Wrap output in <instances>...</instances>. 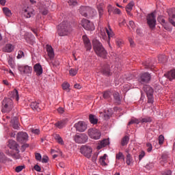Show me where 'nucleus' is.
Masks as SVG:
<instances>
[{"label": "nucleus", "instance_id": "1", "mask_svg": "<svg viewBox=\"0 0 175 175\" xmlns=\"http://www.w3.org/2000/svg\"><path fill=\"white\" fill-rule=\"evenodd\" d=\"M93 49L98 57L106 58L107 57V51L103 47V45L98 40H93Z\"/></svg>", "mask_w": 175, "mask_h": 175}, {"label": "nucleus", "instance_id": "2", "mask_svg": "<svg viewBox=\"0 0 175 175\" xmlns=\"http://www.w3.org/2000/svg\"><path fill=\"white\" fill-rule=\"evenodd\" d=\"M72 31V26L68 22L63 21L58 26L57 32L59 36H66V35H69Z\"/></svg>", "mask_w": 175, "mask_h": 175}, {"label": "nucleus", "instance_id": "3", "mask_svg": "<svg viewBox=\"0 0 175 175\" xmlns=\"http://www.w3.org/2000/svg\"><path fill=\"white\" fill-rule=\"evenodd\" d=\"M14 107L13 100L5 98L1 103V111L2 113H10Z\"/></svg>", "mask_w": 175, "mask_h": 175}, {"label": "nucleus", "instance_id": "4", "mask_svg": "<svg viewBox=\"0 0 175 175\" xmlns=\"http://www.w3.org/2000/svg\"><path fill=\"white\" fill-rule=\"evenodd\" d=\"M73 139L77 144H84L88 142V135L85 133H77L74 135Z\"/></svg>", "mask_w": 175, "mask_h": 175}, {"label": "nucleus", "instance_id": "5", "mask_svg": "<svg viewBox=\"0 0 175 175\" xmlns=\"http://www.w3.org/2000/svg\"><path fill=\"white\" fill-rule=\"evenodd\" d=\"M147 24L150 29H154L155 25H157V19L155 18V14L152 12L148 14L146 17Z\"/></svg>", "mask_w": 175, "mask_h": 175}, {"label": "nucleus", "instance_id": "6", "mask_svg": "<svg viewBox=\"0 0 175 175\" xmlns=\"http://www.w3.org/2000/svg\"><path fill=\"white\" fill-rule=\"evenodd\" d=\"M88 135L91 139L94 140H98V139H100V136H102L100 131L95 128L90 129L88 131Z\"/></svg>", "mask_w": 175, "mask_h": 175}, {"label": "nucleus", "instance_id": "7", "mask_svg": "<svg viewBox=\"0 0 175 175\" xmlns=\"http://www.w3.org/2000/svg\"><path fill=\"white\" fill-rule=\"evenodd\" d=\"M80 152L86 158H90L92 154V148L87 145H83L80 148Z\"/></svg>", "mask_w": 175, "mask_h": 175}, {"label": "nucleus", "instance_id": "8", "mask_svg": "<svg viewBox=\"0 0 175 175\" xmlns=\"http://www.w3.org/2000/svg\"><path fill=\"white\" fill-rule=\"evenodd\" d=\"M81 24L84 29H85L86 31H94V29H95V26H94V23H92L88 19H82Z\"/></svg>", "mask_w": 175, "mask_h": 175}, {"label": "nucleus", "instance_id": "9", "mask_svg": "<svg viewBox=\"0 0 175 175\" xmlns=\"http://www.w3.org/2000/svg\"><path fill=\"white\" fill-rule=\"evenodd\" d=\"M77 132H85L87 131V124L85 122L79 121L74 125Z\"/></svg>", "mask_w": 175, "mask_h": 175}, {"label": "nucleus", "instance_id": "10", "mask_svg": "<svg viewBox=\"0 0 175 175\" xmlns=\"http://www.w3.org/2000/svg\"><path fill=\"white\" fill-rule=\"evenodd\" d=\"M151 80V74L148 72H144L140 75L139 81L141 84H147Z\"/></svg>", "mask_w": 175, "mask_h": 175}, {"label": "nucleus", "instance_id": "11", "mask_svg": "<svg viewBox=\"0 0 175 175\" xmlns=\"http://www.w3.org/2000/svg\"><path fill=\"white\" fill-rule=\"evenodd\" d=\"M18 143H25L28 140V134L25 132H18L16 135Z\"/></svg>", "mask_w": 175, "mask_h": 175}, {"label": "nucleus", "instance_id": "12", "mask_svg": "<svg viewBox=\"0 0 175 175\" xmlns=\"http://www.w3.org/2000/svg\"><path fill=\"white\" fill-rule=\"evenodd\" d=\"M8 146L9 148H10V150H15V151H16L17 154H18V152H20V150H18L20 146L17 144V142H16V141L10 139L8 141Z\"/></svg>", "mask_w": 175, "mask_h": 175}, {"label": "nucleus", "instance_id": "13", "mask_svg": "<svg viewBox=\"0 0 175 175\" xmlns=\"http://www.w3.org/2000/svg\"><path fill=\"white\" fill-rule=\"evenodd\" d=\"M23 16L25 18H31L35 16V11L33 9L27 8L23 10Z\"/></svg>", "mask_w": 175, "mask_h": 175}, {"label": "nucleus", "instance_id": "14", "mask_svg": "<svg viewBox=\"0 0 175 175\" xmlns=\"http://www.w3.org/2000/svg\"><path fill=\"white\" fill-rule=\"evenodd\" d=\"M83 40L87 51H90V50L92 49V45H91V41H90V39L88 38V37H87V36H83Z\"/></svg>", "mask_w": 175, "mask_h": 175}, {"label": "nucleus", "instance_id": "15", "mask_svg": "<svg viewBox=\"0 0 175 175\" xmlns=\"http://www.w3.org/2000/svg\"><path fill=\"white\" fill-rule=\"evenodd\" d=\"M38 6L40 10V13L43 14V16H47L49 14V10H47V5H44V3H39Z\"/></svg>", "mask_w": 175, "mask_h": 175}, {"label": "nucleus", "instance_id": "16", "mask_svg": "<svg viewBox=\"0 0 175 175\" xmlns=\"http://www.w3.org/2000/svg\"><path fill=\"white\" fill-rule=\"evenodd\" d=\"M34 72H36L37 76H40L43 73V68L40 64H36L33 66Z\"/></svg>", "mask_w": 175, "mask_h": 175}, {"label": "nucleus", "instance_id": "17", "mask_svg": "<svg viewBox=\"0 0 175 175\" xmlns=\"http://www.w3.org/2000/svg\"><path fill=\"white\" fill-rule=\"evenodd\" d=\"M101 72L103 75H105V76H111V72H110V66L109 64L105 65L102 70Z\"/></svg>", "mask_w": 175, "mask_h": 175}, {"label": "nucleus", "instance_id": "18", "mask_svg": "<svg viewBox=\"0 0 175 175\" xmlns=\"http://www.w3.org/2000/svg\"><path fill=\"white\" fill-rule=\"evenodd\" d=\"M164 76L168 79L170 81H172L175 79V69L171 70L167 74H165Z\"/></svg>", "mask_w": 175, "mask_h": 175}, {"label": "nucleus", "instance_id": "19", "mask_svg": "<svg viewBox=\"0 0 175 175\" xmlns=\"http://www.w3.org/2000/svg\"><path fill=\"white\" fill-rule=\"evenodd\" d=\"M30 106L33 110H36V111H40V101H35L32 102L30 104Z\"/></svg>", "mask_w": 175, "mask_h": 175}, {"label": "nucleus", "instance_id": "20", "mask_svg": "<svg viewBox=\"0 0 175 175\" xmlns=\"http://www.w3.org/2000/svg\"><path fill=\"white\" fill-rule=\"evenodd\" d=\"M46 51L48 53V55L49 58L51 59L54 58V49H53V46L51 45L46 44Z\"/></svg>", "mask_w": 175, "mask_h": 175}, {"label": "nucleus", "instance_id": "21", "mask_svg": "<svg viewBox=\"0 0 175 175\" xmlns=\"http://www.w3.org/2000/svg\"><path fill=\"white\" fill-rule=\"evenodd\" d=\"M109 142L108 139H103V141L100 142L98 145L97 146V150H101L103 147H106V146H109Z\"/></svg>", "mask_w": 175, "mask_h": 175}, {"label": "nucleus", "instance_id": "22", "mask_svg": "<svg viewBox=\"0 0 175 175\" xmlns=\"http://www.w3.org/2000/svg\"><path fill=\"white\" fill-rule=\"evenodd\" d=\"M13 50H14V46L12 45V44H6L3 48L4 53H12Z\"/></svg>", "mask_w": 175, "mask_h": 175}, {"label": "nucleus", "instance_id": "23", "mask_svg": "<svg viewBox=\"0 0 175 175\" xmlns=\"http://www.w3.org/2000/svg\"><path fill=\"white\" fill-rule=\"evenodd\" d=\"M144 91H145L147 96L154 95V90L148 85L144 87Z\"/></svg>", "mask_w": 175, "mask_h": 175}, {"label": "nucleus", "instance_id": "24", "mask_svg": "<svg viewBox=\"0 0 175 175\" xmlns=\"http://www.w3.org/2000/svg\"><path fill=\"white\" fill-rule=\"evenodd\" d=\"M87 17H94L96 14V11L90 7H88Z\"/></svg>", "mask_w": 175, "mask_h": 175}, {"label": "nucleus", "instance_id": "25", "mask_svg": "<svg viewBox=\"0 0 175 175\" xmlns=\"http://www.w3.org/2000/svg\"><path fill=\"white\" fill-rule=\"evenodd\" d=\"M113 99L115 103H116L117 105H120L121 103V97L120 96L119 92H115L113 93Z\"/></svg>", "mask_w": 175, "mask_h": 175}, {"label": "nucleus", "instance_id": "26", "mask_svg": "<svg viewBox=\"0 0 175 175\" xmlns=\"http://www.w3.org/2000/svg\"><path fill=\"white\" fill-rule=\"evenodd\" d=\"M11 124L12 128L14 129H18L20 127L18 126V119L17 118L14 117L12 120H11Z\"/></svg>", "mask_w": 175, "mask_h": 175}, {"label": "nucleus", "instance_id": "27", "mask_svg": "<svg viewBox=\"0 0 175 175\" xmlns=\"http://www.w3.org/2000/svg\"><path fill=\"white\" fill-rule=\"evenodd\" d=\"M65 125H66V120H64L59 121L55 124V126L59 128V129H62Z\"/></svg>", "mask_w": 175, "mask_h": 175}, {"label": "nucleus", "instance_id": "28", "mask_svg": "<svg viewBox=\"0 0 175 175\" xmlns=\"http://www.w3.org/2000/svg\"><path fill=\"white\" fill-rule=\"evenodd\" d=\"M31 73H32V67L24 66L23 75H31Z\"/></svg>", "mask_w": 175, "mask_h": 175}, {"label": "nucleus", "instance_id": "29", "mask_svg": "<svg viewBox=\"0 0 175 175\" xmlns=\"http://www.w3.org/2000/svg\"><path fill=\"white\" fill-rule=\"evenodd\" d=\"M169 159V155H167V154H163L161 156V165H162L163 166H165V164H163V163H166L167 162V159Z\"/></svg>", "mask_w": 175, "mask_h": 175}, {"label": "nucleus", "instance_id": "30", "mask_svg": "<svg viewBox=\"0 0 175 175\" xmlns=\"http://www.w3.org/2000/svg\"><path fill=\"white\" fill-rule=\"evenodd\" d=\"M89 120L93 125L98 124V118H96L94 115L90 114L89 116Z\"/></svg>", "mask_w": 175, "mask_h": 175}, {"label": "nucleus", "instance_id": "31", "mask_svg": "<svg viewBox=\"0 0 175 175\" xmlns=\"http://www.w3.org/2000/svg\"><path fill=\"white\" fill-rule=\"evenodd\" d=\"M79 12L81 16H83V17H87L88 7H81L79 9Z\"/></svg>", "mask_w": 175, "mask_h": 175}, {"label": "nucleus", "instance_id": "32", "mask_svg": "<svg viewBox=\"0 0 175 175\" xmlns=\"http://www.w3.org/2000/svg\"><path fill=\"white\" fill-rule=\"evenodd\" d=\"M129 143V137L128 135L124 136L121 141V146L124 147V146H126Z\"/></svg>", "mask_w": 175, "mask_h": 175}, {"label": "nucleus", "instance_id": "33", "mask_svg": "<svg viewBox=\"0 0 175 175\" xmlns=\"http://www.w3.org/2000/svg\"><path fill=\"white\" fill-rule=\"evenodd\" d=\"M106 158H107V154H106L100 158V163L102 166H107V163H106Z\"/></svg>", "mask_w": 175, "mask_h": 175}, {"label": "nucleus", "instance_id": "34", "mask_svg": "<svg viewBox=\"0 0 175 175\" xmlns=\"http://www.w3.org/2000/svg\"><path fill=\"white\" fill-rule=\"evenodd\" d=\"M106 32L108 35L109 40H110V39L114 36V33L113 32V30H111V27H110V26H109V29H106Z\"/></svg>", "mask_w": 175, "mask_h": 175}, {"label": "nucleus", "instance_id": "35", "mask_svg": "<svg viewBox=\"0 0 175 175\" xmlns=\"http://www.w3.org/2000/svg\"><path fill=\"white\" fill-rule=\"evenodd\" d=\"M55 139L57 140V143H59V144H61L62 146H63L64 139H62V137H61V136H59V135H58V134L55 135Z\"/></svg>", "mask_w": 175, "mask_h": 175}, {"label": "nucleus", "instance_id": "36", "mask_svg": "<svg viewBox=\"0 0 175 175\" xmlns=\"http://www.w3.org/2000/svg\"><path fill=\"white\" fill-rule=\"evenodd\" d=\"M3 12L5 16H7V17H10V16H12V11L10 10H9V8H3Z\"/></svg>", "mask_w": 175, "mask_h": 175}, {"label": "nucleus", "instance_id": "37", "mask_svg": "<svg viewBox=\"0 0 175 175\" xmlns=\"http://www.w3.org/2000/svg\"><path fill=\"white\" fill-rule=\"evenodd\" d=\"M140 122H142V123L152 122V119L150 116H146L145 118H143L140 119Z\"/></svg>", "mask_w": 175, "mask_h": 175}, {"label": "nucleus", "instance_id": "38", "mask_svg": "<svg viewBox=\"0 0 175 175\" xmlns=\"http://www.w3.org/2000/svg\"><path fill=\"white\" fill-rule=\"evenodd\" d=\"M97 9H98L100 18H102L103 16V7L102 6V5H100L97 6Z\"/></svg>", "mask_w": 175, "mask_h": 175}, {"label": "nucleus", "instance_id": "39", "mask_svg": "<svg viewBox=\"0 0 175 175\" xmlns=\"http://www.w3.org/2000/svg\"><path fill=\"white\" fill-rule=\"evenodd\" d=\"M8 65L12 68V69H14V59H13V57H9L8 58Z\"/></svg>", "mask_w": 175, "mask_h": 175}, {"label": "nucleus", "instance_id": "40", "mask_svg": "<svg viewBox=\"0 0 175 175\" xmlns=\"http://www.w3.org/2000/svg\"><path fill=\"white\" fill-rule=\"evenodd\" d=\"M116 161H120V159H123V161L125 160L124 154H122V152H119L118 154H116Z\"/></svg>", "mask_w": 175, "mask_h": 175}, {"label": "nucleus", "instance_id": "41", "mask_svg": "<svg viewBox=\"0 0 175 175\" xmlns=\"http://www.w3.org/2000/svg\"><path fill=\"white\" fill-rule=\"evenodd\" d=\"M146 69H151L152 68V63H151V62L150 60H148V62H146L144 64Z\"/></svg>", "mask_w": 175, "mask_h": 175}, {"label": "nucleus", "instance_id": "42", "mask_svg": "<svg viewBox=\"0 0 175 175\" xmlns=\"http://www.w3.org/2000/svg\"><path fill=\"white\" fill-rule=\"evenodd\" d=\"M135 6V3L133 1H131L126 6V10H132V8Z\"/></svg>", "mask_w": 175, "mask_h": 175}, {"label": "nucleus", "instance_id": "43", "mask_svg": "<svg viewBox=\"0 0 175 175\" xmlns=\"http://www.w3.org/2000/svg\"><path fill=\"white\" fill-rule=\"evenodd\" d=\"M110 94H111V92L109 91L104 92L103 95L104 99H109V98H110V96H111Z\"/></svg>", "mask_w": 175, "mask_h": 175}, {"label": "nucleus", "instance_id": "44", "mask_svg": "<svg viewBox=\"0 0 175 175\" xmlns=\"http://www.w3.org/2000/svg\"><path fill=\"white\" fill-rule=\"evenodd\" d=\"M12 94L15 97V99L16 101H18L19 97H18V90L16 89H14L12 92Z\"/></svg>", "mask_w": 175, "mask_h": 175}, {"label": "nucleus", "instance_id": "45", "mask_svg": "<svg viewBox=\"0 0 175 175\" xmlns=\"http://www.w3.org/2000/svg\"><path fill=\"white\" fill-rule=\"evenodd\" d=\"M68 5L72 6V8H73V6H76V5H77V0H69Z\"/></svg>", "mask_w": 175, "mask_h": 175}, {"label": "nucleus", "instance_id": "46", "mask_svg": "<svg viewBox=\"0 0 175 175\" xmlns=\"http://www.w3.org/2000/svg\"><path fill=\"white\" fill-rule=\"evenodd\" d=\"M25 168V165H18L16 167L15 170L16 172V173H20V172H21V170H23V169Z\"/></svg>", "mask_w": 175, "mask_h": 175}, {"label": "nucleus", "instance_id": "47", "mask_svg": "<svg viewBox=\"0 0 175 175\" xmlns=\"http://www.w3.org/2000/svg\"><path fill=\"white\" fill-rule=\"evenodd\" d=\"M69 73L70 76H76V75H77V70L71 68Z\"/></svg>", "mask_w": 175, "mask_h": 175}, {"label": "nucleus", "instance_id": "48", "mask_svg": "<svg viewBox=\"0 0 175 175\" xmlns=\"http://www.w3.org/2000/svg\"><path fill=\"white\" fill-rule=\"evenodd\" d=\"M157 21L159 23H161V24H165V19H163V16H162L161 15L157 17Z\"/></svg>", "mask_w": 175, "mask_h": 175}, {"label": "nucleus", "instance_id": "49", "mask_svg": "<svg viewBox=\"0 0 175 175\" xmlns=\"http://www.w3.org/2000/svg\"><path fill=\"white\" fill-rule=\"evenodd\" d=\"M148 96V103H154V95L147 96Z\"/></svg>", "mask_w": 175, "mask_h": 175}, {"label": "nucleus", "instance_id": "50", "mask_svg": "<svg viewBox=\"0 0 175 175\" xmlns=\"http://www.w3.org/2000/svg\"><path fill=\"white\" fill-rule=\"evenodd\" d=\"M165 141V137L161 135L159 137V144H163V142Z\"/></svg>", "mask_w": 175, "mask_h": 175}, {"label": "nucleus", "instance_id": "51", "mask_svg": "<svg viewBox=\"0 0 175 175\" xmlns=\"http://www.w3.org/2000/svg\"><path fill=\"white\" fill-rule=\"evenodd\" d=\"M146 147L148 148L147 149L148 152H151V151H152V144L150 143H147Z\"/></svg>", "mask_w": 175, "mask_h": 175}, {"label": "nucleus", "instance_id": "52", "mask_svg": "<svg viewBox=\"0 0 175 175\" xmlns=\"http://www.w3.org/2000/svg\"><path fill=\"white\" fill-rule=\"evenodd\" d=\"M161 175H172V170H167L164 172H162Z\"/></svg>", "mask_w": 175, "mask_h": 175}, {"label": "nucleus", "instance_id": "53", "mask_svg": "<svg viewBox=\"0 0 175 175\" xmlns=\"http://www.w3.org/2000/svg\"><path fill=\"white\" fill-rule=\"evenodd\" d=\"M145 155H146V152H144V150H142L139 155V161H140L141 159H143Z\"/></svg>", "mask_w": 175, "mask_h": 175}, {"label": "nucleus", "instance_id": "54", "mask_svg": "<svg viewBox=\"0 0 175 175\" xmlns=\"http://www.w3.org/2000/svg\"><path fill=\"white\" fill-rule=\"evenodd\" d=\"M24 57V52L23 51H19L17 55V59L23 58Z\"/></svg>", "mask_w": 175, "mask_h": 175}, {"label": "nucleus", "instance_id": "55", "mask_svg": "<svg viewBox=\"0 0 175 175\" xmlns=\"http://www.w3.org/2000/svg\"><path fill=\"white\" fill-rule=\"evenodd\" d=\"M35 157L36 161H42V154H40V153H36Z\"/></svg>", "mask_w": 175, "mask_h": 175}, {"label": "nucleus", "instance_id": "56", "mask_svg": "<svg viewBox=\"0 0 175 175\" xmlns=\"http://www.w3.org/2000/svg\"><path fill=\"white\" fill-rule=\"evenodd\" d=\"M42 163H47V162H49V157L47 156H43L42 157Z\"/></svg>", "mask_w": 175, "mask_h": 175}, {"label": "nucleus", "instance_id": "57", "mask_svg": "<svg viewBox=\"0 0 175 175\" xmlns=\"http://www.w3.org/2000/svg\"><path fill=\"white\" fill-rule=\"evenodd\" d=\"M4 159H6V156H5V154H3V152L0 151V162L1 161H3Z\"/></svg>", "mask_w": 175, "mask_h": 175}, {"label": "nucleus", "instance_id": "58", "mask_svg": "<svg viewBox=\"0 0 175 175\" xmlns=\"http://www.w3.org/2000/svg\"><path fill=\"white\" fill-rule=\"evenodd\" d=\"M69 87H70V85L68 83H64L62 84L63 90H68L69 88Z\"/></svg>", "mask_w": 175, "mask_h": 175}, {"label": "nucleus", "instance_id": "59", "mask_svg": "<svg viewBox=\"0 0 175 175\" xmlns=\"http://www.w3.org/2000/svg\"><path fill=\"white\" fill-rule=\"evenodd\" d=\"M28 147H29V144H23L22 146V148H21L22 151L23 152L25 151V148H28Z\"/></svg>", "mask_w": 175, "mask_h": 175}, {"label": "nucleus", "instance_id": "60", "mask_svg": "<svg viewBox=\"0 0 175 175\" xmlns=\"http://www.w3.org/2000/svg\"><path fill=\"white\" fill-rule=\"evenodd\" d=\"M57 111L58 113H59V114H64V113H65V110L64 109L63 107H59L57 109Z\"/></svg>", "mask_w": 175, "mask_h": 175}, {"label": "nucleus", "instance_id": "61", "mask_svg": "<svg viewBox=\"0 0 175 175\" xmlns=\"http://www.w3.org/2000/svg\"><path fill=\"white\" fill-rule=\"evenodd\" d=\"M114 14H121V10L116 8L113 11Z\"/></svg>", "mask_w": 175, "mask_h": 175}, {"label": "nucleus", "instance_id": "62", "mask_svg": "<svg viewBox=\"0 0 175 175\" xmlns=\"http://www.w3.org/2000/svg\"><path fill=\"white\" fill-rule=\"evenodd\" d=\"M34 170H36V172H40V170H42V168L38 165H36L34 166Z\"/></svg>", "mask_w": 175, "mask_h": 175}, {"label": "nucleus", "instance_id": "63", "mask_svg": "<svg viewBox=\"0 0 175 175\" xmlns=\"http://www.w3.org/2000/svg\"><path fill=\"white\" fill-rule=\"evenodd\" d=\"M31 132H32V133H34L35 135H39L40 131H39V129H32Z\"/></svg>", "mask_w": 175, "mask_h": 175}, {"label": "nucleus", "instance_id": "64", "mask_svg": "<svg viewBox=\"0 0 175 175\" xmlns=\"http://www.w3.org/2000/svg\"><path fill=\"white\" fill-rule=\"evenodd\" d=\"M18 70L24 75V66H18Z\"/></svg>", "mask_w": 175, "mask_h": 175}]
</instances>
